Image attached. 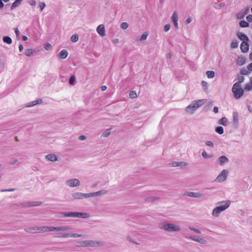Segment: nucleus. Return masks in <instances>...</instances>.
<instances>
[{
  "instance_id": "9b49d317",
  "label": "nucleus",
  "mask_w": 252,
  "mask_h": 252,
  "mask_svg": "<svg viewBox=\"0 0 252 252\" xmlns=\"http://www.w3.org/2000/svg\"><path fill=\"white\" fill-rule=\"evenodd\" d=\"M88 193L82 192H75L72 194V197L75 199H82L85 198H88Z\"/></svg>"
},
{
  "instance_id": "20e7f679",
  "label": "nucleus",
  "mask_w": 252,
  "mask_h": 252,
  "mask_svg": "<svg viewBox=\"0 0 252 252\" xmlns=\"http://www.w3.org/2000/svg\"><path fill=\"white\" fill-rule=\"evenodd\" d=\"M76 246L77 247H99L103 246V243L99 241L85 240L78 242Z\"/></svg>"
},
{
  "instance_id": "de8ad7c7",
  "label": "nucleus",
  "mask_w": 252,
  "mask_h": 252,
  "mask_svg": "<svg viewBox=\"0 0 252 252\" xmlns=\"http://www.w3.org/2000/svg\"><path fill=\"white\" fill-rule=\"evenodd\" d=\"M128 27V24L126 22H123L121 24V28L122 29L126 30L127 29Z\"/></svg>"
},
{
  "instance_id": "a18cd8bd",
  "label": "nucleus",
  "mask_w": 252,
  "mask_h": 252,
  "mask_svg": "<svg viewBox=\"0 0 252 252\" xmlns=\"http://www.w3.org/2000/svg\"><path fill=\"white\" fill-rule=\"evenodd\" d=\"M110 133H111V132H110V130L107 129L103 132L102 136L104 137H107L110 135Z\"/></svg>"
},
{
  "instance_id": "c03bdc74",
  "label": "nucleus",
  "mask_w": 252,
  "mask_h": 252,
  "mask_svg": "<svg viewBox=\"0 0 252 252\" xmlns=\"http://www.w3.org/2000/svg\"><path fill=\"white\" fill-rule=\"evenodd\" d=\"M202 156L205 158H211L212 157V155L207 154V153L205 151L202 152Z\"/></svg>"
},
{
  "instance_id": "49530a36",
  "label": "nucleus",
  "mask_w": 252,
  "mask_h": 252,
  "mask_svg": "<svg viewBox=\"0 0 252 252\" xmlns=\"http://www.w3.org/2000/svg\"><path fill=\"white\" fill-rule=\"evenodd\" d=\"M158 199V198L157 197H147L146 199H145V201H148V202H153V201H155L156 200Z\"/></svg>"
},
{
  "instance_id": "603ef678",
  "label": "nucleus",
  "mask_w": 252,
  "mask_h": 252,
  "mask_svg": "<svg viewBox=\"0 0 252 252\" xmlns=\"http://www.w3.org/2000/svg\"><path fill=\"white\" fill-rule=\"evenodd\" d=\"M16 189H14V188H12V189H1L0 190V191L1 192H13V191H14L15 190H16Z\"/></svg>"
},
{
  "instance_id": "b1692460",
  "label": "nucleus",
  "mask_w": 252,
  "mask_h": 252,
  "mask_svg": "<svg viewBox=\"0 0 252 252\" xmlns=\"http://www.w3.org/2000/svg\"><path fill=\"white\" fill-rule=\"evenodd\" d=\"M68 55V52L66 50H62L59 53V57L62 59H65Z\"/></svg>"
},
{
  "instance_id": "5701e85b",
  "label": "nucleus",
  "mask_w": 252,
  "mask_h": 252,
  "mask_svg": "<svg viewBox=\"0 0 252 252\" xmlns=\"http://www.w3.org/2000/svg\"><path fill=\"white\" fill-rule=\"evenodd\" d=\"M244 77L241 74H238L236 78V80H237V82L234 84L241 85V83L244 82Z\"/></svg>"
},
{
  "instance_id": "338daca9",
  "label": "nucleus",
  "mask_w": 252,
  "mask_h": 252,
  "mask_svg": "<svg viewBox=\"0 0 252 252\" xmlns=\"http://www.w3.org/2000/svg\"><path fill=\"white\" fill-rule=\"evenodd\" d=\"M247 69L249 71H252V63L248 65Z\"/></svg>"
},
{
  "instance_id": "09e8293b",
  "label": "nucleus",
  "mask_w": 252,
  "mask_h": 252,
  "mask_svg": "<svg viewBox=\"0 0 252 252\" xmlns=\"http://www.w3.org/2000/svg\"><path fill=\"white\" fill-rule=\"evenodd\" d=\"M75 81V77L74 75L71 76L69 79V83L70 85H73Z\"/></svg>"
},
{
  "instance_id": "e433bc0d",
  "label": "nucleus",
  "mask_w": 252,
  "mask_h": 252,
  "mask_svg": "<svg viewBox=\"0 0 252 252\" xmlns=\"http://www.w3.org/2000/svg\"><path fill=\"white\" fill-rule=\"evenodd\" d=\"M79 39V36L77 34H73L71 37V41L72 42H76Z\"/></svg>"
},
{
  "instance_id": "a878e982",
  "label": "nucleus",
  "mask_w": 252,
  "mask_h": 252,
  "mask_svg": "<svg viewBox=\"0 0 252 252\" xmlns=\"http://www.w3.org/2000/svg\"><path fill=\"white\" fill-rule=\"evenodd\" d=\"M37 226H34L32 227H27L24 229L25 231L28 233H35L37 232Z\"/></svg>"
},
{
  "instance_id": "0eeeda50",
  "label": "nucleus",
  "mask_w": 252,
  "mask_h": 252,
  "mask_svg": "<svg viewBox=\"0 0 252 252\" xmlns=\"http://www.w3.org/2000/svg\"><path fill=\"white\" fill-rule=\"evenodd\" d=\"M41 204V202L40 201H32V202H24L22 203H20L19 205H18L19 207H34V206H38Z\"/></svg>"
},
{
  "instance_id": "864d4df0",
  "label": "nucleus",
  "mask_w": 252,
  "mask_h": 252,
  "mask_svg": "<svg viewBox=\"0 0 252 252\" xmlns=\"http://www.w3.org/2000/svg\"><path fill=\"white\" fill-rule=\"evenodd\" d=\"M187 166V163L184 161L179 162V166L181 167H185Z\"/></svg>"
},
{
  "instance_id": "680f3d73",
  "label": "nucleus",
  "mask_w": 252,
  "mask_h": 252,
  "mask_svg": "<svg viewBox=\"0 0 252 252\" xmlns=\"http://www.w3.org/2000/svg\"><path fill=\"white\" fill-rule=\"evenodd\" d=\"M18 162V160L15 158L11 159V160L9 161V163L11 165H14L16 163Z\"/></svg>"
},
{
  "instance_id": "ea45409f",
  "label": "nucleus",
  "mask_w": 252,
  "mask_h": 252,
  "mask_svg": "<svg viewBox=\"0 0 252 252\" xmlns=\"http://www.w3.org/2000/svg\"><path fill=\"white\" fill-rule=\"evenodd\" d=\"M238 46V42L237 40H233L231 43L232 48H236Z\"/></svg>"
},
{
  "instance_id": "6ab92c4d",
  "label": "nucleus",
  "mask_w": 252,
  "mask_h": 252,
  "mask_svg": "<svg viewBox=\"0 0 252 252\" xmlns=\"http://www.w3.org/2000/svg\"><path fill=\"white\" fill-rule=\"evenodd\" d=\"M42 102V99L40 98H39L35 101L28 103V104H27L26 107H31L34 106L37 104H41Z\"/></svg>"
},
{
  "instance_id": "473e14b6",
  "label": "nucleus",
  "mask_w": 252,
  "mask_h": 252,
  "mask_svg": "<svg viewBox=\"0 0 252 252\" xmlns=\"http://www.w3.org/2000/svg\"><path fill=\"white\" fill-rule=\"evenodd\" d=\"M236 18L237 19L241 20L244 18L245 16V14L242 12V11L239 12L236 14Z\"/></svg>"
},
{
  "instance_id": "f257e3e1",
  "label": "nucleus",
  "mask_w": 252,
  "mask_h": 252,
  "mask_svg": "<svg viewBox=\"0 0 252 252\" xmlns=\"http://www.w3.org/2000/svg\"><path fill=\"white\" fill-rule=\"evenodd\" d=\"M230 201L229 200H225L218 202L217 204L220 206L215 208L212 212V216L214 217H218L220 214L227 209L230 205Z\"/></svg>"
},
{
  "instance_id": "58836bf2",
  "label": "nucleus",
  "mask_w": 252,
  "mask_h": 252,
  "mask_svg": "<svg viewBox=\"0 0 252 252\" xmlns=\"http://www.w3.org/2000/svg\"><path fill=\"white\" fill-rule=\"evenodd\" d=\"M45 6H46V4L45 2H39L38 3V7L39 8L40 11H42V10L45 7Z\"/></svg>"
},
{
  "instance_id": "39448f33",
  "label": "nucleus",
  "mask_w": 252,
  "mask_h": 252,
  "mask_svg": "<svg viewBox=\"0 0 252 252\" xmlns=\"http://www.w3.org/2000/svg\"><path fill=\"white\" fill-rule=\"evenodd\" d=\"M203 99H199L197 101H192L189 106H188L185 110L189 114H192L197 109L203 104Z\"/></svg>"
},
{
  "instance_id": "e2e57ef3",
  "label": "nucleus",
  "mask_w": 252,
  "mask_h": 252,
  "mask_svg": "<svg viewBox=\"0 0 252 252\" xmlns=\"http://www.w3.org/2000/svg\"><path fill=\"white\" fill-rule=\"evenodd\" d=\"M170 28V25L169 24H167L165 25L164 27V30L165 32H168Z\"/></svg>"
},
{
  "instance_id": "bb28decb",
  "label": "nucleus",
  "mask_w": 252,
  "mask_h": 252,
  "mask_svg": "<svg viewBox=\"0 0 252 252\" xmlns=\"http://www.w3.org/2000/svg\"><path fill=\"white\" fill-rule=\"evenodd\" d=\"M63 236H64L65 237L77 238V237H82V235L78 234L77 233H65V235Z\"/></svg>"
},
{
  "instance_id": "4d7b16f0",
  "label": "nucleus",
  "mask_w": 252,
  "mask_h": 252,
  "mask_svg": "<svg viewBox=\"0 0 252 252\" xmlns=\"http://www.w3.org/2000/svg\"><path fill=\"white\" fill-rule=\"evenodd\" d=\"M205 144L208 146H210V147H213L214 145V143L211 141H207L205 142Z\"/></svg>"
},
{
  "instance_id": "f704fd0d",
  "label": "nucleus",
  "mask_w": 252,
  "mask_h": 252,
  "mask_svg": "<svg viewBox=\"0 0 252 252\" xmlns=\"http://www.w3.org/2000/svg\"><path fill=\"white\" fill-rule=\"evenodd\" d=\"M215 131L220 134H222L224 132L223 128L221 126H217L215 129Z\"/></svg>"
},
{
  "instance_id": "a19ab883",
  "label": "nucleus",
  "mask_w": 252,
  "mask_h": 252,
  "mask_svg": "<svg viewBox=\"0 0 252 252\" xmlns=\"http://www.w3.org/2000/svg\"><path fill=\"white\" fill-rule=\"evenodd\" d=\"M249 73V70L245 68H243L240 71V74L242 75H247Z\"/></svg>"
},
{
  "instance_id": "f03ea898",
  "label": "nucleus",
  "mask_w": 252,
  "mask_h": 252,
  "mask_svg": "<svg viewBox=\"0 0 252 252\" xmlns=\"http://www.w3.org/2000/svg\"><path fill=\"white\" fill-rule=\"evenodd\" d=\"M58 217L61 218L73 217L86 219L89 218L90 217V215L87 213L68 212L60 213H59Z\"/></svg>"
},
{
  "instance_id": "c85d7f7f",
  "label": "nucleus",
  "mask_w": 252,
  "mask_h": 252,
  "mask_svg": "<svg viewBox=\"0 0 252 252\" xmlns=\"http://www.w3.org/2000/svg\"><path fill=\"white\" fill-rule=\"evenodd\" d=\"M219 124H221L224 126L228 125V121L227 119L225 117H222L221 119L220 120Z\"/></svg>"
},
{
  "instance_id": "2f4dec72",
  "label": "nucleus",
  "mask_w": 252,
  "mask_h": 252,
  "mask_svg": "<svg viewBox=\"0 0 252 252\" xmlns=\"http://www.w3.org/2000/svg\"><path fill=\"white\" fill-rule=\"evenodd\" d=\"M244 90L248 91H251L252 90V80H251L250 83H247L245 85Z\"/></svg>"
},
{
  "instance_id": "6e6552de",
  "label": "nucleus",
  "mask_w": 252,
  "mask_h": 252,
  "mask_svg": "<svg viewBox=\"0 0 252 252\" xmlns=\"http://www.w3.org/2000/svg\"><path fill=\"white\" fill-rule=\"evenodd\" d=\"M227 174L228 171L227 170H223L215 179V181L219 183L223 182L226 179Z\"/></svg>"
},
{
  "instance_id": "7c9ffc66",
  "label": "nucleus",
  "mask_w": 252,
  "mask_h": 252,
  "mask_svg": "<svg viewBox=\"0 0 252 252\" xmlns=\"http://www.w3.org/2000/svg\"><path fill=\"white\" fill-rule=\"evenodd\" d=\"M34 52V50L32 49H27L25 52V55L28 57H30Z\"/></svg>"
},
{
  "instance_id": "a211bd4d",
  "label": "nucleus",
  "mask_w": 252,
  "mask_h": 252,
  "mask_svg": "<svg viewBox=\"0 0 252 252\" xmlns=\"http://www.w3.org/2000/svg\"><path fill=\"white\" fill-rule=\"evenodd\" d=\"M51 227L54 226H37V232H46L48 231H53L54 230H50Z\"/></svg>"
},
{
  "instance_id": "6e6d98bb",
  "label": "nucleus",
  "mask_w": 252,
  "mask_h": 252,
  "mask_svg": "<svg viewBox=\"0 0 252 252\" xmlns=\"http://www.w3.org/2000/svg\"><path fill=\"white\" fill-rule=\"evenodd\" d=\"M65 235V233L63 234L62 233H57L56 234L54 237L57 238H66L65 237L63 236Z\"/></svg>"
},
{
  "instance_id": "13d9d810",
  "label": "nucleus",
  "mask_w": 252,
  "mask_h": 252,
  "mask_svg": "<svg viewBox=\"0 0 252 252\" xmlns=\"http://www.w3.org/2000/svg\"><path fill=\"white\" fill-rule=\"evenodd\" d=\"M28 3L32 6H35L36 4L35 0H29Z\"/></svg>"
},
{
  "instance_id": "4468645a",
  "label": "nucleus",
  "mask_w": 252,
  "mask_h": 252,
  "mask_svg": "<svg viewBox=\"0 0 252 252\" xmlns=\"http://www.w3.org/2000/svg\"><path fill=\"white\" fill-rule=\"evenodd\" d=\"M97 33L101 36L105 35V30L104 26L102 24L99 25L96 28Z\"/></svg>"
},
{
  "instance_id": "8fccbe9b",
  "label": "nucleus",
  "mask_w": 252,
  "mask_h": 252,
  "mask_svg": "<svg viewBox=\"0 0 252 252\" xmlns=\"http://www.w3.org/2000/svg\"><path fill=\"white\" fill-rule=\"evenodd\" d=\"M189 228L190 230H191L192 231H194L195 232H196L197 233H198V234H200L201 233L200 230H199V229H197L196 228L193 227L192 226H189Z\"/></svg>"
},
{
  "instance_id": "4be33fe9",
  "label": "nucleus",
  "mask_w": 252,
  "mask_h": 252,
  "mask_svg": "<svg viewBox=\"0 0 252 252\" xmlns=\"http://www.w3.org/2000/svg\"><path fill=\"white\" fill-rule=\"evenodd\" d=\"M220 164L222 166L228 161L227 158L224 156H220L219 159Z\"/></svg>"
},
{
  "instance_id": "774afa93",
  "label": "nucleus",
  "mask_w": 252,
  "mask_h": 252,
  "mask_svg": "<svg viewBox=\"0 0 252 252\" xmlns=\"http://www.w3.org/2000/svg\"><path fill=\"white\" fill-rule=\"evenodd\" d=\"M191 21H192V18L191 17H189L187 19L186 23L187 24H188L190 23Z\"/></svg>"
},
{
  "instance_id": "c9c22d12",
  "label": "nucleus",
  "mask_w": 252,
  "mask_h": 252,
  "mask_svg": "<svg viewBox=\"0 0 252 252\" xmlns=\"http://www.w3.org/2000/svg\"><path fill=\"white\" fill-rule=\"evenodd\" d=\"M206 75L208 78H213L215 76V72L214 71H207Z\"/></svg>"
},
{
  "instance_id": "0e129e2a",
  "label": "nucleus",
  "mask_w": 252,
  "mask_h": 252,
  "mask_svg": "<svg viewBox=\"0 0 252 252\" xmlns=\"http://www.w3.org/2000/svg\"><path fill=\"white\" fill-rule=\"evenodd\" d=\"M247 20L248 22H252V15L250 14L248 15L246 17Z\"/></svg>"
},
{
  "instance_id": "423d86ee",
  "label": "nucleus",
  "mask_w": 252,
  "mask_h": 252,
  "mask_svg": "<svg viewBox=\"0 0 252 252\" xmlns=\"http://www.w3.org/2000/svg\"><path fill=\"white\" fill-rule=\"evenodd\" d=\"M231 91L234 97L236 99L241 98L244 94V90L242 88L241 85L233 84Z\"/></svg>"
},
{
  "instance_id": "412c9836",
  "label": "nucleus",
  "mask_w": 252,
  "mask_h": 252,
  "mask_svg": "<svg viewBox=\"0 0 252 252\" xmlns=\"http://www.w3.org/2000/svg\"><path fill=\"white\" fill-rule=\"evenodd\" d=\"M233 119L234 127L236 128L238 126L239 123L238 114L237 112L233 113Z\"/></svg>"
},
{
  "instance_id": "393cba45",
  "label": "nucleus",
  "mask_w": 252,
  "mask_h": 252,
  "mask_svg": "<svg viewBox=\"0 0 252 252\" xmlns=\"http://www.w3.org/2000/svg\"><path fill=\"white\" fill-rule=\"evenodd\" d=\"M246 61V59L245 57L240 56L237 59V64L241 66L245 63Z\"/></svg>"
},
{
  "instance_id": "79ce46f5",
  "label": "nucleus",
  "mask_w": 252,
  "mask_h": 252,
  "mask_svg": "<svg viewBox=\"0 0 252 252\" xmlns=\"http://www.w3.org/2000/svg\"><path fill=\"white\" fill-rule=\"evenodd\" d=\"M137 96L136 93L135 91H130L129 94V97L131 98H134Z\"/></svg>"
},
{
  "instance_id": "f3484780",
  "label": "nucleus",
  "mask_w": 252,
  "mask_h": 252,
  "mask_svg": "<svg viewBox=\"0 0 252 252\" xmlns=\"http://www.w3.org/2000/svg\"><path fill=\"white\" fill-rule=\"evenodd\" d=\"M240 49L242 52L244 53H247L249 49L248 42H242L240 45Z\"/></svg>"
},
{
  "instance_id": "7ed1b4c3",
  "label": "nucleus",
  "mask_w": 252,
  "mask_h": 252,
  "mask_svg": "<svg viewBox=\"0 0 252 252\" xmlns=\"http://www.w3.org/2000/svg\"><path fill=\"white\" fill-rule=\"evenodd\" d=\"M159 228L169 232H179L181 229L179 225L166 222L159 223Z\"/></svg>"
},
{
  "instance_id": "5fc2aeb1",
  "label": "nucleus",
  "mask_w": 252,
  "mask_h": 252,
  "mask_svg": "<svg viewBox=\"0 0 252 252\" xmlns=\"http://www.w3.org/2000/svg\"><path fill=\"white\" fill-rule=\"evenodd\" d=\"M170 166L172 167H179V162L173 161L170 164Z\"/></svg>"
},
{
  "instance_id": "bf43d9fd",
  "label": "nucleus",
  "mask_w": 252,
  "mask_h": 252,
  "mask_svg": "<svg viewBox=\"0 0 252 252\" xmlns=\"http://www.w3.org/2000/svg\"><path fill=\"white\" fill-rule=\"evenodd\" d=\"M44 48L46 50H49L51 48V45L50 43H47L44 45Z\"/></svg>"
},
{
  "instance_id": "aec40b11",
  "label": "nucleus",
  "mask_w": 252,
  "mask_h": 252,
  "mask_svg": "<svg viewBox=\"0 0 252 252\" xmlns=\"http://www.w3.org/2000/svg\"><path fill=\"white\" fill-rule=\"evenodd\" d=\"M45 158L48 161H56L58 160L57 157L53 154H48L45 156Z\"/></svg>"
},
{
  "instance_id": "1a4fd4ad",
  "label": "nucleus",
  "mask_w": 252,
  "mask_h": 252,
  "mask_svg": "<svg viewBox=\"0 0 252 252\" xmlns=\"http://www.w3.org/2000/svg\"><path fill=\"white\" fill-rule=\"evenodd\" d=\"M66 184L69 187H76L80 185V181L77 179H71L66 181Z\"/></svg>"
},
{
  "instance_id": "3c124183",
  "label": "nucleus",
  "mask_w": 252,
  "mask_h": 252,
  "mask_svg": "<svg viewBox=\"0 0 252 252\" xmlns=\"http://www.w3.org/2000/svg\"><path fill=\"white\" fill-rule=\"evenodd\" d=\"M126 239L127 241H129L130 242H131L133 244H137V245H139L140 244L139 243H137L135 241H134V240H133L131 237L129 236H127L126 237Z\"/></svg>"
},
{
  "instance_id": "dca6fc26",
  "label": "nucleus",
  "mask_w": 252,
  "mask_h": 252,
  "mask_svg": "<svg viewBox=\"0 0 252 252\" xmlns=\"http://www.w3.org/2000/svg\"><path fill=\"white\" fill-rule=\"evenodd\" d=\"M237 35L238 37V38H239V39L240 40L242 41V42H249V39L248 37L245 34H244L242 32H238L237 33Z\"/></svg>"
},
{
  "instance_id": "37998d69",
  "label": "nucleus",
  "mask_w": 252,
  "mask_h": 252,
  "mask_svg": "<svg viewBox=\"0 0 252 252\" xmlns=\"http://www.w3.org/2000/svg\"><path fill=\"white\" fill-rule=\"evenodd\" d=\"M148 35V33L145 32L141 36L140 38V41H143L147 39Z\"/></svg>"
},
{
  "instance_id": "cd10ccee",
  "label": "nucleus",
  "mask_w": 252,
  "mask_h": 252,
  "mask_svg": "<svg viewBox=\"0 0 252 252\" xmlns=\"http://www.w3.org/2000/svg\"><path fill=\"white\" fill-rule=\"evenodd\" d=\"M15 1L12 4L10 9L12 10L19 6L21 3L22 0H15Z\"/></svg>"
},
{
  "instance_id": "f8f14e48",
  "label": "nucleus",
  "mask_w": 252,
  "mask_h": 252,
  "mask_svg": "<svg viewBox=\"0 0 252 252\" xmlns=\"http://www.w3.org/2000/svg\"><path fill=\"white\" fill-rule=\"evenodd\" d=\"M184 195L185 196H188L194 198H200L202 196V195L199 192H193L191 191H186L184 192Z\"/></svg>"
},
{
  "instance_id": "ddd939ff",
  "label": "nucleus",
  "mask_w": 252,
  "mask_h": 252,
  "mask_svg": "<svg viewBox=\"0 0 252 252\" xmlns=\"http://www.w3.org/2000/svg\"><path fill=\"white\" fill-rule=\"evenodd\" d=\"M107 193V191L106 190H99V191L89 193H88V195H89L88 198L91 197H94V196H100L102 195H104V194H106Z\"/></svg>"
},
{
  "instance_id": "4c0bfd02",
  "label": "nucleus",
  "mask_w": 252,
  "mask_h": 252,
  "mask_svg": "<svg viewBox=\"0 0 252 252\" xmlns=\"http://www.w3.org/2000/svg\"><path fill=\"white\" fill-rule=\"evenodd\" d=\"M172 22H178V15L177 14V12L176 11H174L173 13V15L172 16Z\"/></svg>"
},
{
  "instance_id": "c756f323",
  "label": "nucleus",
  "mask_w": 252,
  "mask_h": 252,
  "mask_svg": "<svg viewBox=\"0 0 252 252\" xmlns=\"http://www.w3.org/2000/svg\"><path fill=\"white\" fill-rule=\"evenodd\" d=\"M3 41L8 44H10L12 42V39L8 36H5L2 38Z\"/></svg>"
},
{
  "instance_id": "69168bd1",
  "label": "nucleus",
  "mask_w": 252,
  "mask_h": 252,
  "mask_svg": "<svg viewBox=\"0 0 252 252\" xmlns=\"http://www.w3.org/2000/svg\"><path fill=\"white\" fill-rule=\"evenodd\" d=\"M242 12H243V13L245 14V15L246 16L249 12V8L248 7L246 8L245 9L242 10Z\"/></svg>"
},
{
  "instance_id": "2eb2a0df",
  "label": "nucleus",
  "mask_w": 252,
  "mask_h": 252,
  "mask_svg": "<svg viewBox=\"0 0 252 252\" xmlns=\"http://www.w3.org/2000/svg\"><path fill=\"white\" fill-rule=\"evenodd\" d=\"M71 228L70 227L68 226H57L51 227L50 230H54L56 231H66L69 230Z\"/></svg>"
},
{
  "instance_id": "052dcab7",
  "label": "nucleus",
  "mask_w": 252,
  "mask_h": 252,
  "mask_svg": "<svg viewBox=\"0 0 252 252\" xmlns=\"http://www.w3.org/2000/svg\"><path fill=\"white\" fill-rule=\"evenodd\" d=\"M201 84L202 87L204 88V90H206L207 89L208 83L206 82L202 81L201 82Z\"/></svg>"
},
{
  "instance_id": "9d476101",
  "label": "nucleus",
  "mask_w": 252,
  "mask_h": 252,
  "mask_svg": "<svg viewBox=\"0 0 252 252\" xmlns=\"http://www.w3.org/2000/svg\"><path fill=\"white\" fill-rule=\"evenodd\" d=\"M186 238L198 242L201 244H205L207 242L206 240H205L204 239L196 236H190L189 237H186Z\"/></svg>"
},
{
  "instance_id": "72a5a7b5",
  "label": "nucleus",
  "mask_w": 252,
  "mask_h": 252,
  "mask_svg": "<svg viewBox=\"0 0 252 252\" xmlns=\"http://www.w3.org/2000/svg\"><path fill=\"white\" fill-rule=\"evenodd\" d=\"M239 25L241 28H247L249 26V24L248 22L242 20L239 22Z\"/></svg>"
}]
</instances>
